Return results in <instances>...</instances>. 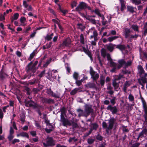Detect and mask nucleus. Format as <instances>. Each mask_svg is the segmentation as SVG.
Returning a JSON list of instances; mask_svg holds the SVG:
<instances>
[{
	"mask_svg": "<svg viewBox=\"0 0 147 147\" xmlns=\"http://www.w3.org/2000/svg\"><path fill=\"white\" fill-rule=\"evenodd\" d=\"M88 87L90 88H96V85L94 83H89L87 84Z\"/></svg>",
	"mask_w": 147,
	"mask_h": 147,
	"instance_id": "nucleus-41",
	"label": "nucleus"
},
{
	"mask_svg": "<svg viewBox=\"0 0 147 147\" xmlns=\"http://www.w3.org/2000/svg\"><path fill=\"white\" fill-rule=\"evenodd\" d=\"M116 98L115 97H113L110 100V102L113 105H114L116 103L115 100Z\"/></svg>",
	"mask_w": 147,
	"mask_h": 147,
	"instance_id": "nucleus-50",
	"label": "nucleus"
},
{
	"mask_svg": "<svg viewBox=\"0 0 147 147\" xmlns=\"http://www.w3.org/2000/svg\"><path fill=\"white\" fill-rule=\"evenodd\" d=\"M138 69L139 72V75L141 77L143 74H144L145 71L144 70L142 67L140 65H138Z\"/></svg>",
	"mask_w": 147,
	"mask_h": 147,
	"instance_id": "nucleus-18",
	"label": "nucleus"
},
{
	"mask_svg": "<svg viewBox=\"0 0 147 147\" xmlns=\"http://www.w3.org/2000/svg\"><path fill=\"white\" fill-rule=\"evenodd\" d=\"M24 103L25 104V106L26 107H32L34 109H38L36 110V111L38 113L39 116H41L42 115V114L40 110L38 109L39 107H41L40 106L35 102L33 100H28L27 99L25 100Z\"/></svg>",
	"mask_w": 147,
	"mask_h": 147,
	"instance_id": "nucleus-2",
	"label": "nucleus"
},
{
	"mask_svg": "<svg viewBox=\"0 0 147 147\" xmlns=\"http://www.w3.org/2000/svg\"><path fill=\"white\" fill-rule=\"evenodd\" d=\"M60 111L61 112L60 117L61 116H64V114H65L66 112V108L63 107L60 109Z\"/></svg>",
	"mask_w": 147,
	"mask_h": 147,
	"instance_id": "nucleus-28",
	"label": "nucleus"
},
{
	"mask_svg": "<svg viewBox=\"0 0 147 147\" xmlns=\"http://www.w3.org/2000/svg\"><path fill=\"white\" fill-rule=\"evenodd\" d=\"M20 136L22 137H26L28 138H29V136L28 134L24 131L21 132L19 134H18L17 135V136Z\"/></svg>",
	"mask_w": 147,
	"mask_h": 147,
	"instance_id": "nucleus-24",
	"label": "nucleus"
},
{
	"mask_svg": "<svg viewBox=\"0 0 147 147\" xmlns=\"http://www.w3.org/2000/svg\"><path fill=\"white\" fill-rule=\"evenodd\" d=\"M45 123L47 124V125H48L49 126L51 127L52 128H54L53 126L52 125L51 123H49V121L45 119Z\"/></svg>",
	"mask_w": 147,
	"mask_h": 147,
	"instance_id": "nucleus-55",
	"label": "nucleus"
},
{
	"mask_svg": "<svg viewBox=\"0 0 147 147\" xmlns=\"http://www.w3.org/2000/svg\"><path fill=\"white\" fill-rule=\"evenodd\" d=\"M56 70L51 71L49 70L46 74V77L50 81H54L55 79L56 78Z\"/></svg>",
	"mask_w": 147,
	"mask_h": 147,
	"instance_id": "nucleus-3",
	"label": "nucleus"
},
{
	"mask_svg": "<svg viewBox=\"0 0 147 147\" xmlns=\"http://www.w3.org/2000/svg\"><path fill=\"white\" fill-rule=\"evenodd\" d=\"M116 48L121 51H123L126 49V47L124 45L119 44L117 45Z\"/></svg>",
	"mask_w": 147,
	"mask_h": 147,
	"instance_id": "nucleus-22",
	"label": "nucleus"
},
{
	"mask_svg": "<svg viewBox=\"0 0 147 147\" xmlns=\"http://www.w3.org/2000/svg\"><path fill=\"white\" fill-rule=\"evenodd\" d=\"M96 138L97 140L100 141H102L103 139V137L100 134H98L96 136Z\"/></svg>",
	"mask_w": 147,
	"mask_h": 147,
	"instance_id": "nucleus-49",
	"label": "nucleus"
},
{
	"mask_svg": "<svg viewBox=\"0 0 147 147\" xmlns=\"http://www.w3.org/2000/svg\"><path fill=\"white\" fill-rule=\"evenodd\" d=\"M42 61V59H41L37 67H36V65L38 63V61H36L34 64L33 63L32 61L29 63L26 66L25 69L28 75L27 76L24 77V79H25L28 78L29 79L31 77L34 76L36 70L38 69V67L41 66Z\"/></svg>",
	"mask_w": 147,
	"mask_h": 147,
	"instance_id": "nucleus-1",
	"label": "nucleus"
},
{
	"mask_svg": "<svg viewBox=\"0 0 147 147\" xmlns=\"http://www.w3.org/2000/svg\"><path fill=\"white\" fill-rule=\"evenodd\" d=\"M138 34H135V35H131L129 38V40L130 41H131L132 39H134L135 40H136L138 37L139 36Z\"/></svg>",
	"mask_w": 147,
	"mask_h": 147,
	"instance_id": "nucleus-33",
	"label": "nucleus"
},
{
	"mask_svg": "<svg viewBox=\"0 0 147 147\" xmlns=\"http://www.w3.org/2000/svg\"><path fill=\"white\" fill-rule=\"evenodd\" d=\"M71 40L70 38L69 37L66 38L63 40L62 43L60 45L59 47H67L71 44Z\"/></svg>",
	"mask_w": 147,
	"mask_h": 147,
	"instance_id": "nucleus-8",
	"label": "nucleus"
},
{
	"mask_svg": "<svg viewBox=\"0 0 147 147\" xmlns=\"http://www.w3.org/2000/svg\"><path fill=\"white\" fill-rule=\"evenodd\" d=\"M90 73L91 76V78H92L94 81H96L99 77L98 74V73L95 74V71L91 66L90 67Z\"/></svg>",
	"mask_w": 147,
	"mask_h": 147,
	"instance_id": "nucleus-5",
	"label": "nucleus"
},
{
	"mask_svg": "<svg viewBox=\"0 0 147 147\" xmlns=\"http://www.w3.org/2000/svg\"><path fill=\"white\" fill-rule=\"evenodd\" d=\"M65 66L67 71L69 73L70 71V69L69 64L67 63H65Z\"/></svg>",
	"mask_w": 147,
	"mask_h": 147,
	"instance_id": "nucleus-43",
	"label": "nucleus"
},
{
	"mask_svg": "<svg viewBox=\"0 0 147 147\" xmlns=\"http://www.w3.org/2000/svg\"><path fill=\"white\" fill-rule=\"evenodd\" d=\"M117 81V80H115V79L113 82L112 85L114 87L115 90L117 91H118L117 89L119 86V84L116 82Z\"/></svg>",
	"mask_w": 147,
	"mask_h": 147,
	"instance_id": "nucleus-19",
	"label": "nucleus"
},
{
	"mask_svg": "<svg viewBox=\"0 0 147 147\" xmlns=\"http://www.w3.org/2000/svg\"><path fill=\"white\" fill-rule=\"evenodd\" d=\"M59 11V12H62L63 14V15L64 16H65L66 13H67L68 12L67 10H63L62 9H61Z\"/></svg>",
	"mask_w": 147,
	"mask_h": 147,
	"instance_id": "nucleus-57",
	"label": "nucleus"
},
{
	"mask_svg": "<svg viewBox=\"0 0 147 147\" xmlns=\"http://www.w3.org/2000/svg\"><path fill=\"white\" fill-rule=\"evenodd\" d=\"M118 63L121 67H122L123 65H125L126 61L124 59H120L118 61Z\"/></svg>",
	"mask_w": 147,
	"mask_h": 147,
	"instance_id": "nucleus-29",
	"label": "nucleus"
},
{
	"mask_svg": "<svg viewBox=\"0 0 147 147\" xmlns=\"http://www.w3.org/2000/svg\"><path fill=\"white\" fill-rule=\"evenodd\" d=\"M140 145V143H136L135 144H133L131 147H139Z\"/></svg>",
	"mask_w": 147,
	"mask_h": 147,
	"instance_id": "nucleus-64",
	"label": "nucleus"
},
{
	"mask_svg": "<svg viewBox=\"0 0 147 147\" xmlns=\"http://www.w3.org/2000/svg\"><path fill=\"white\" fill-rule=\"evenodd\" d=\"M60 121L62 123L63 125L64 126H66L67 125L69 126L71 125V122L68 119H66L64 116H62L61 117Z\"/></svg>",
	"mask_w": 147,
	"mask_h": 147,
	"instance_id": "nucleus-6",
	"label": "nucleus"
},
{
	"mask_svg": "<svg viewBox=\"0 0 147 147\" xmlns=\"http://www.w3.org/2000/svg\"><path fill=\"white\" fill-rule=\"evenodd\" d=\"M118 38L119 37L118 36H116L110 37L108 38V40L109 42H111Z\"/></svg>",
	"mask_w": 147,
	"mask_h": 147,
	"instance_id": "nucleus-37",
	"label": "nucleus"
},
{
	"mask_svg": "<svg viewBox=\"0 0 147 147\" xmlns=\"http://www.w3.org/2000/svg\"><path fill=\"white\" fill-rule=\"evenodd\" d=\"M101 56L104 58H105L107 55L106 51L105 49L102 48L101 50Z\"/></svg>",
	"mask_w": 147,
	"mask_h": 147,
	"instance_id": "nucleus-30",
	"label": "nucleus"
},
{
	"mask_svg": "<svg viewBox=\"0 0 147 147\" xmlns=\"http://www.w3.org/2000/svg\"><path fill=\"white\" fill-rule=\"evenodd\" d=\"M87 4L83 2H81L80 3L78 6L76 8V11H81L86 9Z\"/></svg>",
	"mask_w": 147,
	"mask_h": 147,
	"instance_id": "nucleus-7",
	"label": "nucleus"
},
{
	"mask_svg": "<svg viewBox=\"0 0 147 147\" xmlns=\"http://www.w3.org/2000/svg\"><path fill=\"white\" fill-rule=\"evenodd\" d=\"M14 136L13 134H9L8 136L7 137V138L9 141H11L12 139L13 138Z\"/></svg>",
	"mask_w": 147,
	"mask_h": 147,
	"instance_id": "nucleus-62",
	"label": "nucleus"
},
{
	"mask_svg": "<svg viewBox=\"0 0 147 147\" xmlns=\"http://www.w3.org/2000/svg\"><path fill=\"white\" fill-rule=\"evenodd\" d=\"M19 15L18 13H16L14 14L13 16V17H12L13 20H17L19 17Z\"/></svg>",
	"mask_w": 147,
	"mask_h": 147,
	"instance_id": "nucleus-47",
	"label": "nucleus"
},
{
	"mask_svg": "<svg viewBox=\"0 0 147 147\" xmlns=\"http://www.w3.org/2000/svg\"><path fill=\"white\" fill-rule=\"evenodd\" d=\"M94 13L99 17L102 16V15L100 13L99 10L98 9H95L94 10Z\"/></svg>",
	"mask_w": 147,
	"mask_h": 147,
	"instance_id": "nucleus-51",
	"label": "nucleus"
},
{
	"mask_svg": "<svg viewBox=\"0 0 147 147\" xmlns=\"http://www.w3.org/2000/svg\"><path fill=\"white\" fill-rule=\"evenodd\" d=\"M52 38V37L50 35L47 34L45 38V39L47 41H50Z\"/></svg>",
	"mask_w": 147,
	"mask_h": 147,
	"instance_id": "nucleus-54",
	"label": "nucleus"
},
{
	"mask_svg": "<svg viewBox=\"0 0 147 147\" xmlns=\"http://www.w3.org/2000/svg\"><path fill=\"white\" fill-rule=\"evenodd\" d=\"M71 123L73 128H75L77 127L78 125L77 123L73 121H72Z\"/></svg>",
	"mask_w": 147,
	"mask_h": 147,
	"instance_id": "nucleus-53",
	"label": "nucleus"
},
{
	"mask_svg": "<svg viewBox=\"0 0 147 147\" xmlns=\"http://www.w3.org/2000/svg\"><path fill=\"white\" fill-rule=\"evenodd\" d=\"M74 140V142H76L78 140L77 139L75 138V137H74L73 138H69V142H71L72 141Z\"/></svg>",
	"mask_w": 147,
	"mask_h": 147,
	"instance_id": "nucleus-61",
	"label": "nucleus"
},
{
	"mask_svg": "<svg viewBox=\"0 0 147 147\" xmlns=\"http://www.w3.org/2000/svg\"><path fill=\"white\" fill-rule=\"evenodd\" d=\"M36 54V53L34 51H33V52L30 54L29 57V58L28 60L31 61L32 59L35 56Z\"/></svg>",
	"mask_w": 147,
	"mask_h": 147,
	"instance_id": "nucleus-39",
	"label": "nucleus"
},
{
	"mask_svg": "<svg viewBox=\"0 0 147 147\" xmlns=\"http://www.w3.org/2000/svg\"><path fill=\"white\" fill-rule=\"evenodd\" d=\"M77 3L75 1H73L71 3V6L72 8H73L74 7H76L77 6Z\"/></svg>",
	"mask_w": 147,
	"mask_h": 147,
	"instance_id": "nucleus-60",
	"label": "nucleus"
},
{
	"mask_svg": "<svg viewBox=\"0 0 147 147\" xmlns=\"http://www.w3.org/2000/svg\"><path fill=\"white\" fill-rule=\"evenodd\" d=\"M106 109L107 110L111 111L113 115L117 114V113L118 111L116 106H113L111 105H109Z\"/></svg>",
	"mask_w": 147,
	"mask_h": 147,
	"instance_id": "nucleus-9",
	"label": "nucleus"
},
{
	"mask_svg": "<svg viewBox=\"0 0 147 147\" xmlns=\"http://www.w3.org/2000/svg\"><path fill=\"white\" fill-rule=\"evenodd\" d=\"M120 1V3L121 5V11L122 12H124L125 9H126L125 2L124 0H119Z\"/></svg>",
	"mask_w": 147,
	"mask_h": 147,
	"instance_id": "nucleus-15",
	"label": "nucleus"
},
{
	"mask_svg": "<svg viewBox=\"0 0 147 147\" xmlns=\"http://www.w3.org/2000/svg\"><path fill=\"white\" fill-rule=\"evenodd\" d=\"M91 128L93 130H96L98 127V125L96 123H91Z\"/></svg>",
	"mask_w": 147,
	"mask_h": 147,
	"instance_id": "nucleus-31",
	"label": "nucleus"
},
{
	"mask_svg": "<svg viewBox=\"0 0 147 147\" xmlns=\"http://www.w3.org/2000/svg\"><path fill=\"white\" fill-rule=\"evenodd\" d=\"M123 35L125 38H128L130 36L131 31L128 28H125L124 29L123 32Z\"/></svg>",
	"mask_w": 147,
	"mask_h": 147,
	"instance_id": "nucleus-13",
	"label": "nucleus"
},
{
	"mask_svg": "<svg viewBox=\"0 0 147 147\" xmlns=\"http://www.w3.org/2000/svg\"><path fill=\"white\" fill-rule=\"evenodd\" d=\"M80 41L82 44H84V40L83 35L82 34H81L80 35Z\"/></svg>",
	"mask_w": 147,
	"mask_h": 147,
	"instance_id": "nucleus-44",
	"label": "nucleus"
},
{
	"mask_svg": "<svg viewBox=\"0 0 147 147\" xmlns=\"http://www.w3.org/2000/svg\"><path fill=\"white\" fill-rule=\"evenodd\" d=\"M90 17L89 16H88L86 17V19L90 21V22L93 24H95L96 23V20L94 19H92L90 18Z\"/></svg>",
	"mask_w": 147,
	"mask_h": 147,
	"instance_id": "nucleus-27",
	"label": "nucleus"
},
{
	"mask_svg": "<svg viewBox=\"0 0 147 147\" xmlns=\"http://www.w3.org/2000/svg\"><path fill=\"white\" fill-rule=\"evenodd\" d=\"M107 49L110 52H112L114 50V46L112 43H110L109 45H107Z\"/></svg>",
	"mask_w": 147,
	"mask_h": 147,
	"instance_id": "nucleus-23",
	"label": "nucleus"
},
{
	"mask_svg": "<svg viewBox=\"0 0 147 147\" xmlns=\"http://www.w3.org/2000/svg\"><path fill=\"white\" fill-rule=\"evenodd\" d=\"M143 29L144 31L142 34V36H145L147 34V22L144 24Z\"/></svg>",
	"mask_w": 147,
	"mask_h": 147,
	"instance_id": "nucleus-26",
	"label": "nucleus"
},
{
	"mask_svg": "<svg viewBox=\"0 0 147 147\" xmlns=\"http://www.w3.org/2000/svg\"><path fill=\"white\" fill-rule=\"evenodd\" d=\"M79 76L78 74L76 72H74L73 74V78L75 80H77L78 79Z\"/></svg>",
	"mask_w": 147,
	"mask_h": 147,
	"instance_id": "nucleus-45",
	"label": "nucleus"
},
{
	"mask_svg": "<svg viewBox=\"0 0 147 147\" xmlns=\"http://www.w3.org/2000/svg\"><path fill=\"white\" fill-rule=\"evenodd\" d=\"M133 3H135L136 5H138L141 3L140 0H132Z\"/></svg>",
	"mask_w": 147,
	"mask_h": 147,
	"instance_id": "nucleus-52",
	"label": "nucleus"
},
{
	"mask_svg": "<svg viewBox=\"0 0 147 147\" xmlns=\"http://www.w3.org/2000/svg\"><path fill=\"white\" fill-rule=\"evenodd\" d=\"M52 60V58H50L48 60H47L45 63L44 64L43 66V67L45 68L47 67L48 65L51 63V62Z\"/></svg>",
	"mask_w": 147,
	"mask_h": 147,
	"instance_id": "nucleus-32",
	"label": "nucleus"
},
{
	"mask_svg": "<svg viewBox=\"0 0 147 147\" xmlns=\"http://www.w3.org/2000/svg\"><path fill=\"white\" fill-rule=\"evenodd\" d=\"M131 28L134 31L139 32L138 27L137 25H132L131 26Z\"/></svg>",
	"mask_w": 147,
	"mask_h": 147,
	"instance_id": "nucleus-40",
	"label": "nucleus"
},
{
	"mask_svg": "<svg viewBox=\"0 0 147 147\" xmlns=\"http://www.w3.org/2000/svg\"><path fill=\"white\" fill-rule=\"evenodd\" d=\"M140 99L141 100L142 102V103L143 108L147 107L146 102H145V101L144 100V99L142 96H140Z\"/></svg>",
	"mask_w": 147,
	"mask_h": 147,
	"instance_id": "nucleus-36",
	"label": "nucleus"
},
{
	"mask_svg": "<svg viewBox=\"0 0 147 147\" xmlns=\"http://www.w3.org/2000/svg\"><path fill=\"white\" fill-rule=\"evenodd\" d=\"M38 80L37 79H34L29 82V83L30 85H33L36 84L38 83Z\"/></svg>",
	"mask_w": 147,
	"mask_h": 147,
	"instance_id": "nucleus-35",
	"label": "nucleus"
},
{
	"mask_svg": "<svg viewBox=\"0 0 147 147\" xmlns=\"http://www.w3.org/2000/svg\"><path fill=\"white\" fill-rule=\"evenodd\" d=\"M94 110L91 106H90L87 105L85 106L84 117H87L90 114H92Z\"/></svg>",
	"mask_w": 147,
	"mask_h": 147,
	"instance_id": "nucleus-4",
	"label": "nucleus"
},
{
	"mask_svg": "<svg viewBox=\"0 0 147 147\" xmlns=\"http://www.w3.org/2000/svg\"><path fill=\"white\" fill-rule=\"evenodd\" d=\"M128 99L130 101H133L134 100V96L131 94L129 95L128 96Z\"/></svg>",
	"mask_w": 147,
	"mask_h": 147,
	"instance_id": "nucleus-46",
	"label": "nucleus"
},
{
	"mask_svg": "<svg viewBox=\"0 0 147 147\" xmlns=\"http://www.w3.org/2000/svg\"><path fill=\"white\" fill-rule=\"evenodd\" d=\"M77 25L78 26V29H80L82 31H83L85 28V27L83 26L81 23H78Z\"/></svg>",
	"mask_w": 147,
	"mask_h": 147,
	"instance_id": "nucleus-34",
	"label": "nucleus"
},
{
	"mask_svg": "<svg viewBox=\"0 0 147 147\" xmlns=\"http://www.w3.org/2000/svg\"><path fill=\"white\" fill-rule=\"evenodd\" d=\"M130 85V84L129 83V81H126L124 84L123 87V90L124 92L126 93L127 92V88Z\"/></svg>",
	"mask_w": 147,
	"mask_h": 147,
	"instance_id": "nucleus-20",
	"label": "nucleus"
},
{
	"mask_svg": "<svg viewBox=\"0 0 147 147\" xmlns=\"http://www.w3.org/2000/svg\"><path fill=\"white\" fill-rule=\"evenodd\" d=\"M81 89V88H76L72 90V91L71 92L70 94L71 95H73L76 94L78 91L80 92V91L79 90H80Z\"/></svg>",
	"mask_w": 147,
	"mask_h": 147,
	"instance_id": "nucleus-25",
	"label": "nucleus"
},
{
	"mask_svg": "<svg viewBox=\"0 0 147 147\" xmlns=\"http://www.w3.org/2000/svg\"><path fill=\"white\" fill-rule=\"evenodd\" d=\"M25 116L23 115H22L20 116V121H21L22 123H24L25 121Z\"/></svg>",
	"mask_w": 147,
	"mask_h": 147,
	"instance_id": "nucleus-58",
	"label": "nucleus"
},
{
	"mask_svg": "<svg viewBox=\"0 0 147 147\" xmlns=\"http://www.w3.org/2000/svg\"><path fill=\"white\" fill-rule=\"evenodd\" d=\"M115 121V119L113 117L110 118L109 120L108 128L109 129H112Z\"/></svg>",
	"mask_w": 147,
	"mask_h": 147,
	"instance_id": "nucleus-14",
	"label": "nucleus"
},
{
	"mask_svg": "<svg viewBox=\"0 0 147 147\" xmlns=\"http://www.w3.org/2000/svg\"><path fill=\"white\" fill-rule=\"evenodd\" d=\"M105 78L103 76H101L100 77V84L102 86L104 85L105 82Z\"/></svg>",
	"mask_w": 147,
	"mask_h": 147,
	"instance_id": "nucleus-38",
	"label": "nucleus"
},
{
	"mask_svg": "<svg viewBox=\"0 0 147 147\" xmlns=\"http://www.w3.org/2000/svg\"><path fill=\"white\" fill-rule=\"evenodd\" d=\"M140 78L138 79V83H139V82H142L143 84L147 83V78H145V77L141 76Z\"/></svg>",
	"mask_w": 147,
	"mask_h": 147,
	"instance_id": "nucleus-21",
	"label": "nucleus"
},
{
	"mask_svg": "<svg viewBox=\"0 0 147 147\" xmlns=\"http://www.w3.org/2000/svg\"><path fill=\"white\" fill-rule=\"evenodd\" d=\"M127 11L131 13L136 12V11H135V10H137V9L136 7H134L132 6L127 5Z\"/></svg>",
	"mask_w": 147,
	"mask_h": 147,
	"instance_id": "nucleus-17",
	"label": "nucleus"
},
{
	"mask_svg": "<svg viewBox=\"0 0 147 147\" xmlns=\"http://www.w3.org/2000/svg\"><path fill=\"white\" fill-rule=\"evenodd\" d=\"M94 140L93 139L89 138L87 140L88 143L89 144H91L94 142Z\"/></svg>",
	"mask_w": 147,
	"mask_h": 147,
	"instance_id": "nucleus-56",
	"label": "nucleus"
},
{
	"mask_svg": "<svg viewBox=\"0 0 147 147\" xmlns=\"http://www.w3.org/2000/svg\"><path fill=\"white\" fill-rule=\"evenodd\" d=\"M49 128H50L49 129H48L47 128L45 129V131L47 133H50L51 131H53V129H52L53 128H52L51 127H49Z\"/></svg>",
	"mask_w": 147,
	"mask_h": 147,
	"instance_id": "nucleus-59",
	"label": "nucleus"
},
{
	"mask_svg": "<svg viewBox=\"0 0 147 147\" xmlns=\"http://www.w3.org/2000/svg\"><path fill=\"white\" fill-rule=\"evenodd\" d=\"M109 63L110 65L113 67H116V63L113 61V60L109 62Z\"/></svg>",
	"mask_w": 147,
	"mask_h": 147,
	"instance_id": "nucleus-63",
	"label": "nucleus"
},
{
	"mask_svg": "<svg viewBox=\"0 0 147 147\" xmlns=\"http://www.w3.org/2000/svg\"><path fill=\"white\" fill-rule=\"evenodd\" d=\"M46 93L48 94L51 95L52 96L55 98H60V94H56L55 93H54L52 91L51 88H47V89Z\"/></svg>",
	"mask_w": 147,
	"mask_h": 147,
	"instance_id": "nucleus-12",
	"label": "nucleus"
},
{
	"mask_svg": "<svg viewBox=\"0 0 147 147\" xmlns=\"http://www.w3.org/2000/svg\"><path fill=\"white\" fill-rule=\"evenodd\" d=\"M147 132V130L146 129H143L139 134L138 136L139 137H142L143 136L144 134H146Z\"/></svg>",
	"mask_w": 147,
	"mask_h": 147,
	"instance_id": "nucleus-42",
	"label": "nucleus"
},
{
	"mask_svg": "<svg viewBox=\"0 0 147 147\" xmlns=\"http://www.w3.org/2000/svg\"><path fill=\"white\" fill-rule=\"evenodd\" d=\"M45 69H44L38 75V76L40 78H41L45 74Z\"/></svg>",
	"mask_w": 147,
	"mask_h": 147,
	"instance_id": "nucleus-48",
	"label": "nucleus"
},
{
	"mask_svg": "<svg viewBox=\"0 0 147 147\" xmlns=\"http://www.w3.org/2000/svg\"><path fill=\"white\" fill-rule=\"evenodd\" d=\"M8 76V75L5 72L3 66L0 71V80L3 81Z\"/></svg>",
	"mask_w": 147,
	"mask_h": 147,
	"instance_id": "nucleus-10",
	"label": "nucleus"
},
{
	"mask_svg": "<svg viewBox=\"0 0 147 147\" xmlns=\"http://www.w3.org/2000/svg\"><path fill=\"white\" fill-rule=\"evenodd\" d=\"M41 100L43 104L45 103L50 104H54L55 103L54 100L50 98H47L42 97Z\"/></svg>",
	"mask_w": 147,
	"mask_h": 147,
	"instance_id": "nucleus-11",
	"label": "nucleus"
},
{
	"mask_svg": "<svg viewBox=\"0 0 147 147\" xmlns=\"http://www.w3.org/2000/svg\"><path fill=\"white\" fill-rule=\"evenodd\" d=\"M47 143L49 146H53L55 145V140H53V138L51 137L48 138V140L47 141Z\"/></svg>",
	"mask_w": 147,
	"mask_h": 147,
	"instance_id": "nucleus-16",
	"label": "nucleus"
}]
</instances>
